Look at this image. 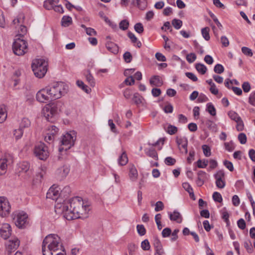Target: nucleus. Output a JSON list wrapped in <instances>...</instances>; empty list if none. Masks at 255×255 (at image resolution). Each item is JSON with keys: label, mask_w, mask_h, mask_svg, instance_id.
<instances>
[{"label": "nucleus", "mask_w": 255, "mask_h": 255, "mask_svg": "<svg viewBox=\"0 0 255 255\" xmlns=\"http://www.w3.org/2000/svg\"><path fill=\"white\" fill-rule=\"evenodd\" d=\"M127 77V78H126L124 81L125 84L129 86L133 85L134 84L133 77L132 76H128Z\"/></svg>", "instance_id": "57"}, {"label": "nucleus", "mask_w": 255, "mask_h": 255, "mask_svg": "<svg viewBox=\"0 0 255 255\" xmlns=\"http://www.w3.org/2000/svg\"><path fill=\"white\" fill-rule=\"evenodd\" d=\"M81 26L85 29L86 32L88 35L93 36L97 34V32L94 29L91 27H87L84 24H82Z\"/></svg>", "instance_id": "35"}, {"label": "nucleus", "mask_w": 255, "mask_h": 255, "mask_svg": "<svg viewBox=\"0 0 255 255\" xmlns=\"http://www.w3.org/2000/svg\"><path fill=\"white\" fill-rule=\"evenodd\" d=\"M19 244L20 241L16 237H11L5 243L6 251L8 254H10L18 248Z\"/></svg>", "instance_id": "10"}, {"label": "nucleus", "mask_w": 255, "mask_h": 255, "mask_svg": "<svg viewBox=\"0 0 255 255\" xmlns=\"http://www.w3.org/2000/svg\"><path fill=\"white\" fill-rule=\"evenodd\" d=\"M214 71L217 74H221L224 71V67L220 64H218L214 67Z\"/></svg>", "instance_id": "50"}, {"label": "nucleus", "mask_w": 255, "mask_h": 255, "mask_svg": "<svg viewBox=\"0 0 255 255\" xmlns=\"http://www.w3.org/2000/svg\"><path fill=\"white\" fill-rule=\"evenodd\" d=\"M222 218L225 220L226 222L229 221V214L226 208H224L221 211Z\"/></svg>", "instance_id": "45"}, {"label": "nucleus", "mask_w": 255, "mask_h": 255, "mask_svg": "<svg viewBox=\"0 0 255 255\" xmlns=\"http://www.w3.org/2000/svg\"><path fill=\"white\" fill-rule=\"evenodd\" d=\"M119 164L121 166L125 165L128 162V158L126 151H123L119 159Z\"/></svg>", "instance_id": "25"}, {"label": "nucleus", "mask_w": 255, "mask_h": 255, "mask_svg": "<svg viewBox=\"0 0 255 255\" xmlns=\"http://www.w3.org/2000/svg\"><path fill=\"white\" fill-rule=\"evenodd\" d=\"M136 228L138 233L140 236H143L144 235H145L146 231L145 228L143 225H138L136 227Z\"/></svg>", "instance_id": "59"}, {"label": "nucleus", "mask_w": 255, "mask_h": 255, "mask_svg": "<svg viewBox=\"0 0 255 255\" xmlns=\"http://www.w3.org/2000/svg\"><path fill=\"white\" fill-rule=\"evenodd\" d=\"M146 153L147 154L153 158H156L157 157V152L156 151L153 149H149L147 152H146Z\"/></svg>", "instance_id": "62"}, {"label": "nucleus", "mask_w": 255, "mask_h": 255, "mask_svg": "<svg viewBox=\"0 0 255 255\" xmlns=\"http://www.w3.org/2000/svg\"><path fill=\"white\" fill-rule=\"evenodd\" d=\"M124 59L127 63H129L132 60V56L130 52H126L124 53Z\"/></svg>", "instance_id": "61"}, {"label": "nucleus", "mask_w": 255, "mask_h": 255, "mask_svg": "<svg viewBox=\"0 0 255 255\" xmlns=\"http://www.w3.org/2000/svg\"><path fill=\"white\" fill-rule=\"evenodd\" d=\"M141 247L142 250L148 251L150 249V244L147 240H145L141 242Z\"/></svg>", "instance_id": "52"}, {"label": "nucleus", "mask_w": 255, "mask_h": 255, "mask_svg": "<svg viewBox=\"0 0 255 255\" xmlns=\"http://www.w3.org/2000/svg\"><path fill=\"white\" fill-rule=\"evenodd\" d=\"M77 85L80 88H81L84 91L87 93H89L91 91V89L89 88L88 86L85 85L82 81L77 80L76 82Z\"/></svg>", "instance_id": "29"}, {"label": "nucleus", "mask_w": 255, "mask_h": 255, "mask_svg": "<svg viewBox=\"0 0 255 255\" xmlns=\"http://www.w3.org/2000/svg\"><path fill=\"white\" fill-rule=\"evenodd\" d=\"M30 164L28 162H22L18 165V171L19 172L26 173L28 176H30L32 174V171L30 169Z\"/></svg>", "instance_id": "18"}, {"label": "nucleus", "mask_w": 255, "mask_h": 255, "mask_svg": "<svg viewBox=\"0 0 255 255\" xmlns=\"http://www.w3.org/2000/svg\"><path fill=\"white\" fill-rule=\"evenodd\" d=\"M153 246L155 250V255H164V251L163 249L162 244L160 240L157 238L154 240Z\"/></svg>", "instance_id": "19"}, {"label": "nucleus", "mask_w": 255, "mask_h": 255, "mask_svg": "<svg viewBox=\"0 0 255 255\" xmlns=\"http://www.w3.org/2000/svg\"><path fill=\"white\" fill-rule=\"evenodd\" d=\"M207 110L209 113L213 116H215L216 115V109L211 103L207 104Z\"/></svg>", "instance_id": "34"}, {"label": "nucleus", "mask_w": 255, "mask_h": 255, "mask_svg": "<svg viewBox=\"0 0 255 255\" xmlns=\"http://www.w3.org/2000/svg\"><path fill=\"white\" fill-rule=\"evenodd\" d=\"M169 218L170 220L176 221L178 223H180L182 221L181 215L179 212L176 211H174L173 213L169 214Z\"/></svg>", "instance_id": "23"}, {"label": "nucleus", "mask_w": 255, "mask_h": 255, "mask_svg": "<svg viewBox=\"0 0 255 255\" xmlns=\"http://www.w3.org/2000/svg\"><path fill=\"white\" fill-rule=\"evenodd\" d=\"M177 130L178 128L176 127L169 125L167 128L166 132L170 135H173L176 133Z\"/></svg>", "instance_id": "36"}, {"label": "nucleus", "mask_w": 255, "mask_h": 255, "mask_svg": "<svg viewBox=\"0 0 255 255\" xmlns=\"http://www.w3.org/2000/svg\"><path fill=\"white\" fill-rule=\"evenodd\" d=\"M27 218V215L25 213L19 212L14 216L13 221L17 227L22 228L26 224Z\"/></svg>", "instance_id": "8"}, {"label": "nucleus", "mask_w": 255, "mask_h": 255, "mask_svg": "<svg viewBox=\"0 0 255 255\" xmlns=\"http://www.w3.org/2000/svg\"><path fill=\"white\" fill-rule=\"evenodd\" d=\"M11 234L10 226L8 224H3L0 229V235L4 240L7 239Z\"/></svg>", "instance_id": "17"}, {"label": "nucleus", "mask_w": 255, "mask_h": 255, "mask_svg": "<svg viewBox=\"0 0 255 255\" xmlns=\"http://www.w3.org/2000/svg\"><path fill=\"white\" fill-rule=\"evenodd\" d=\"M172 24L176 29H179L182 25V21L180 19H174L172 21Z\"/></svg>", "instance_id": "41"}, {"label": "nucleus", "mask_w": 255, "mask_h": 255, "mask_svg": "<svg viewBox=\"0 0 255 255\" xmlns=\"http://www.w3.org/2000/svg\"><path fill=\"white\" fill-rule=\"evenodd\" d=\"M196 69L201 74H204L207 71L206 67L203 64L198 63L196 65Z\"/></svg>", "instance_id": "33"}, {"label": "nucleus", "mask_w": 255, "mask_h": 255, "mask_svg": "<svg viewBox=\"0 0 255 255\" xmlns=\"http://www.w3.org/2000/svg\"><path fill=\"white\" fill-rule=\"evenodd\" d=\"M49 134L54 135L58 132V128L55 126H51L48 129Z\"/></svg>", "instance_id": "54"}, {"label": "nucleus", "mask_w": 255, "mask_h": 255, "mask_svg": "<svg viewBox=\"0 0 255 255\" xmlns=\"http://www.w3.org/2000/svg\"><path fill=\"white\" fill-rule=\"evenodd\" d=\"M12 50L15 54L18 56L23 55L28 50L27 42L19 38H16L13 43Z\"/></svg>", "instance_id": "6"}, {"label": "nucleus", "mask_w": 255, "mask_h": 255, "mask_svg": "<svg viewBox=\"0 0 255 255\" xmlns=\"http://www.w3.org/2000/svg\"><path fill=\"white\" fill-rule=\"evenodd\" d=\"M242 51L245 55L247 56L251 57L253 55L252 50L247 47H243L242 48Z\"/></svg>", "instance_id": "53"}, {"label": "nucleus", "mask_w": 255, "mask_h": 255, "mask_svg": "<svg viewBox=\"0 0 255 255\" xmlns=\"http://www.w3.org/2000/svg\"><path fill=\"white\" fill-rule=\"evenodd\" d=\"M238 139L241 144H245L247 142V136L244 133L238 135Z\"/></svg>", "instance_id": "56"}, {"label": "nucleus", "mask_w": 255, "mask_h": 255, "mask_svg": "<svg viewBox=\"0 0 255 255\" xmlns=\"http://www.w3.org/2000/svg\"><path fill=\"white\" fill-rule=\"evenodd\" d=\"M86 78L89 84L91 86L94 87L95 85V79L89 71H88L87 74L86 75Z\"/></svg>", "instance_id": "32"}, {"label": "nucleus", "mask_w": 255, "mask_h": 255, "mask_svg": "<svg viewBox=\"0 0 255 255\" xmlns=\"http://www.w3.org/2000/svg\"><path fill=\"white\" fill-rule=\"evenodd\" d=\"M137 176L138 173L135 167L133 165H130L129 167V177L130 180L135 181Z\"/></svg>", "instance_id": "21"}, {"label": "nucleus", "mask_w": 255, "mask_h": 255, "mask_svg": "<svg viewBox=\"0 0 255 255\" xmlns=\"http://www.w3.org/2000/svg\"><path fill=\"white\" fill-rule=\"evenodd\" d=\"M59 251L65 253L60 238L56 234H50L47 236L42 243L43 255H47L49 254V253H59Z\"/></svg>", "instance_id": "2"}, {"label": "nucleus", "mask_w": 255, "mask_h": 255, "mask_svg": "<svg viewBox=\"0 0 255 255\" xmlns=\"http://www.w3.org/2000/svg\"><path fill=\"white\" fill-rule=\"evenodd\" d=\"M72 23V18L69 16L64 15L61 19V25L64 27H68Z\"/></svg>", "instance_id": "24"}, {"label": "nucleus", "mask_w": 255, "mask_h": 255, "mask_svg": "<svg viewBox=\"0 0 255 255\" xmlns=\"http://www.w3.org/2000/svg\"><path fill=\"white\" fill-rule=\"evenodd\" d=\"M47 62L43 59H36L33 60L31 68L36 77L41 78L44 76L47 71Z\"/></svg>", "instance_id": "4"}, {"label": "nucleus", "mask_w": 255, "mask_h": 255, "mask_svg": "<svg viewBox=\"0 0 255 255\" xmlns=\"http://www.w3.org/2000/svg\"><path fill=\"white\" fill-rule=\"evenodd\" d=\"M23 133V130L20 128H19L18 129H15L13 131V134L15 137L16 139H19L21 137Z\"/></svg>", "instance_id": "46"}, {"label": "nucleus", "mask_w": 255, "mask_h": 255, "mask_svg": "<svg viewBox=\"0 0 255 255\" xmlns=\"http://www.w3.org/2000/svg\"><path fill=\"white\" fill-rule=\"evenodd\" d=\"M176 142L180 151L185 154H187L188 140L187 138L177 136L176 137Z\"/></svg>", "instance_id": "15"}, {"label": "nucleus", "mask_w": 255, "mask_h": 255, "mask_svg": "<svg viewBox=\"0 0 255 255\" xmlns=\"http://www.w3.org/2000/svg\"><path fill=\"white\" fill-rule=\"evenodd\" d=\"M7 117L5 106L2 105L0 107V123H3Z\"/></svg>", "instance_id": "28"}, {"label": "nucleus", "mask_w": 255, "mask_h": 255, "mask_svg": "<svg viewBox=\"0 0 255 255\" xmlns=\"http://www.w3.org/2000/svg\"><path fill=\"white\" fill-rule=\"evenodd\" d=\"M196 55L194 53H190L186 55V60L190 63H193L196 59Z\"/></svg>", "instance_id": "48"}, {"label": "nucleus", "mask_w": 255, "mask_h": 255, "mask_svg": "<svg viewBox=\"0 0 255 255\" xmlns=\"http://www.w3.org/2000/svg\"><path fill=\"white\" fill-rule=\"evenodd\" d=\"M46 88L53 100L60 98L68 90L67 86L61 82L54 83Z\"/></svg>", "instance_id": "3"}, {"label": "nucleus", "mask_w": 255, "mask_h": 255, "mask_svg": "<svg viewBox=\"0 0 255 255\" xmlns=\"http://www.w3.org/2000/svg\"><path fill=\"white\" fill-rule=\"evenodd\" d=\"M10 206L8 201L3 197H0V215L5 217L9 214Z\"/></svg>", "instance_id": "12"}, {"label": "nucleus", "mask_w": 255, "mask_h": 255, "mask_svg": "<svg viewBox=\"0 0 255 255\" xmlns=\"http://www.w3.org/2000/svg\"><path fill=\"white\" fill-rule=\"evenodd\" d=\"M228 116L231 120L235 122L239 121L241 119V117L238 115V114L234 111H230L228 113Z\"/></svg>", "instance_id": "38"}, {"label": "nucleus", "mask_w": 255, "mask_h": 255, "mask_svg": "<svg viewBox=\"0 0 255 255\" xmlns=\"http://www.w3.org/2000/svg\"><path fill=\"white\" fill-rule=\"evenodd\" d=\"M182 186L183 188L189 193L190 196L191 198L194 196L193 189L192 188V187L188 183H183L182 184Z\"/></svg>", "instance_id": "31"}, {"label": "nucleus", "mask_w": 255, "mask_h": 255, "mask_svg": "<svg viewBox=\"0 0 255 255\" xmlns=\"http://www.w3.org/2000/svg\"><path fill=\"white\" fill-rule=\"evenodd\" d=\"M213 198L215 201L221 203L223 199L221 194L218 192H215L213 194Z\"/></svg>", "instance_id": "47"}, {"label": "nucleus", "mask_w": 255, "mask_h": 255, "mask_svg": "<svg viewBox=\"0 0 255 255\" xmlns=\"http://www.w3.org/2000/svg\"><path fill=\"white\" fill-rule=\"evenodd\" d=\"M57 113V107L50 105L45 106L42 109V114L44 117L47 121L51 122H52L51 119L56 115Z\"/></svg>", "instance_id": "9"}, {"label": "nucleus", "mask_w": 255, "mask_h": 255, "mask_svg": "<svg viewBox=\"0 0 255 255\" xmlns=\"http://www.w3.org/2000/svg\"><path fill=\"white\" fill-rule=\"evenodd\" d=\"M176 162L175 159L171 157H167L165 159V163L167 165H173Z\"/></svg>", "instance_id": "60"}, {"label": "nucleus", "mask_w": 255, "mask_h": 255, "mask_svg": "<svg viewBox=\"0 0 255 255\" xmlns=\"http://www.w3.org/2000/svg\"><path fill=\"white\" fill-rule=\"evenodd\" d=\"M210 28L208 27H205L201 29V33L204 38L208 41L210 39L209 34Z\"/></svg>", "instance_id": "30"}, {"label": "nucleus", "mask_w": 255, "mask_h": 255, "mask_svg": "<svg viewBox=\"0 0 255 255\" xmlns=\"http://www.w3.org/2000/svg\"><path fill=\"white\" fill-rule=\"evenodd\" d=\"M61 210L64 217L68 220L78 218H86L90 211L89 204L80 197H75L70 199L67 204H57L56 212Z\"/></svg>", "instance_id": "1"}, {"label": "nucleus", "mask_w": 255, "mask_h": 255, "mask_svg": "<svg viewBox=\"0 0 255 255\" xmlns=\"http://www.w3.org/2000/svg\"><path fill=\"white\" fill-rule=\"evenodd\" d=\"M106 46L107 49L111 52L116 54L118 53L119 47L115 43L111 41L107 42Z\"/></svg>", "instance_id": "22"}, {"label": "nucleus", "mask_w": 255, "mask_h": 255, "mask_svg": "<svg viewBox=\"0 0 255 255\" xmlns=\"http://www.w3.org/2000/svg\"><path fill=\"white\" fill-rule=\"evenodd\" d=\"M214 177L216 179V185L217 187L220 189H223L226 185L225 175L223 170L218 171L215 175Z\"/></svg>", "instance_id": "13"}, {"label": "nucleus", "mask_w": 255, "mask_h": 255, "mask_svg": "<svg viewBox=\"0 0 255 255\" xmlns=\"http://www.w3.org/2000/svg\"><path fill=\"white\" fill-rule=\"evenodd\" d=\"M208 164V161L207 160H202L201 159H199L197 161V165L198 167L201 168H205Z\"/></svg>", "instance_id": "44"}, {"label": "nucleus", "mask_w": 255, "mask_h": 255, "mask_svg": "<svg viewBox=\"0 0 255 255\" xmlns=\"http://www.w3.org/2000/svg\"><path fill=\"white\" fill-rule=\"evenodd\" d=\"M249 103L251 105L255 106V91L251 94L249 98Z\"/></svg>", "instance_id": "64"}, {"label": "nucleus", "mask_w": 255, "mask_h": 255, "mask_svg": "<svg viewBox=\"0 0 255 255\" xmlns=\"http://www.w3.org/2000/svg\"><path fill=\"white\" fill-rule=\"evenodd\" d=\"M76 133L74 131L63 135L61 140L62 145L59 148V151L61 152L70 149L74 145Z\"/></svg>", "instance_id": "5"}, {"label": "nucleus", "mask_w": 255, "mask_h": 255, "mask_svg": "<svg viewBox=\"0 0 255 255\" xmlns=\"http://www.w3.org/2000/svg\"><path fill=\"white\" fill-rule=\"evenodd\" d=\"M149 83L152 86L160 87L162 85L163 81L159 76L154 75L150 78Z\"/></svg>", "instance_id": "20"}, {"label": "nucleus", "mask_w": 255, "mask_h": 255, "mask_svg": "<svg viewBox=\"0 0 255 255\" xmlns=\"http://www.w3.org/2000/svg\"><path fill=\"white\" fill-rule=\"evenodd\" d=\"M244 247L248 253H251L253 252L252 244L250 240H247L244 243Z\"/></svg>", "instance_id": "49"}, {"label": "nucleus", "mask_w": 255, "mask_h": 255, "mask_svg": "<svg viewBox=\"0 0 255 255\" xmlns=\"http://www.w3.org/2000/svg\"><path fill=\"white\" fill-rule=\"evenodd\" d=\"M59 186L53 185L49 189L46 194V198L53 200H57L61 194Z\"/></svg>", "instance_id": "14"}, {"label": "nucleus", "mask_w": 255, "mask_h": 255, "mask_svg": "<svg viewBox=\"0 0 255 255\" xmlns=\"http://www.w3.org/2000/svg\"><path fill=\"white\" fill-rule=\"evenodd\" d=\"M7 160L6 158L0 159V169L2 172H0V175H3L6 171L7 167Z\"/></svg>", "instance_id": "26"}, {"label": "nucleus", "mask_w": 255, "mask_h": 255, "mask_svg": "<svg viewBox=\"0 0 255 255\" xmlns=\"http://www.w3.org/2000/svg\"><path fill=\"white\" fill-rule=\"evenodd\" d=\"M24 19V14L22 13L19 14L16 18L13 20L12 23L14 25L18 24L23 23Z\"/></svg>", "instance_id": "37"}, {"label": "nucleus", "mask_w": 255, "mask_h": 255, "mask_svg": "<svg viewBox=\"0 0 255 255\" xmlns=\"http://www.w3.org/2000/svg\"><path fill=\"white\" fill-rule=\"evenodd\" d=\"M236 122L237 123L236 128L237 130L242 131L244 129V125L241 118Z\"/></svg>", "instance_id": "58"}, {"label": "nucleus", "mask_w": 255, "mask_h": 255, "mask_svg": "<svg viewBox=\"0 0 255 255\" xmlns=\"http://www.w3.org/2000/svg\"><path fill=\"white\" fill-rule=\"evenodd\" d=\"M34 152L35 156L40 160H46L49 156L47 147L43 143L36 145Z\"/></svg>", "instance_id": "7"}, {"label": "nucleus", "mask_w": 255, "mask_h": 255, "mask_svg": "<svg viewBox=\"0 0 255 255\" xmlns=\"http://www.w3.org/2000/svg\"><path fill=\"white\" fill-rule=\"evenodd\" d=\"M36 98L38 102L41 103H46L53 100L46 87L40 90L37 93Z\"/></svg>", "instance_id": "11"}, {"label": "nucleus", "mask_w": 255, "mask_h": 255, "mask_svg": "<svg viewBox=\"0 0 255 255\" xmlns=\"http://www.w3.org/2000/svg\"><path fill=\"white\" fill-rule=\"evenodd\" d=\"M129 25V22L127 20H122L120 24H119V27L120 29L126 30L128 28Z\"/></svg>", "instance_id": "43"}, {"label": "nucleus", "mask_w": 255, "mask_h": 255, "mask_svg": "<svg viewBox=\"0 0 255 255\" xmlns=\"http://www.w3.org/2000/svg\"><path fill=\"white\" fill-rule=\"evenodd\" d=\"M171 234V230L169 228L164 229L162 231V236L163 238L169 237Z\"/></svg>", "instance_id": "63"}, {"label": "nucleus", "mask_w": 255, "mask_h": 255, "mask_svg": "<svg viewBox=\"0 0 255 255\" xmlns=\"http://www.w3.org/2000/svg\"><path fill=\"white\" fill-rule=\"evenodd\" d=\"M70 168L67 165H63L58 168L55 172V176L59 180H63L68 174Z\"/></svg>", "instance_id": "16"}, {"label": "nucleus", "mask_w": 255, "mask_h": 255, "mask_svg": "<svg viewBox=\"0 0 255 255\" xmlns=\"http://www.w3.org/2000/svg\"><path fill=\"white\" fill-rule=\"evenodd\" d=\"M134 28L135 31L139 34L143 32L144 28L141 23L138 22L134 25Z\"/></svg>", "instance_id": "42"}, {"label": "nucleus", "mask_w": 255, "mask_h": 255, "mask_svg": "<svg viewBox=\"0 0 255 255\" xmlns=\"http://www.w3.org/2000/svg\"><path fill=\"white\" fill-rule=\"evenodd\" d=\"M225 146L226 149L229 151H232L235 148V146L234 145V143L233 141H230L229 142H225Z\"/></svg>", "instance_id": "55"}, {"label": "nucleus", "mask_w": 255, "mask_h": 255, "mask_svg": "<svg viewBox=\"0 0 255 255\" xmlns=\"http://www.w3.org/2000/svg\"><path fill=\"white\" fill-rule=\"evenodd\" d=\"M43 6L47 10L52 9L54 5H53L51 0H46L43 3Z\"/></svg>", "instance_id": "51"}, {"label": "nucleus", "mask_w": 255, "mask_h": 255, "mask_svg": "<svg viewBox=\"0 0 255 255\" xmlns=\"http://www.w3.org/2000/svg\"><path fill=\"white\" fill-rule=\"evenodd\" d=\"M30 125L31 122L30 120L27 118H24L21 120L19 128L23 130L24 128L29 127Z\"/></svg>", "instance_id": "27"}, {"label": "nucleus", "mask_w": 255, "mask_h": 255, "mask_svg": "<svg viewBox=\"0 0 255 255\" xmlns=\"http://www.w3.org/2000/svg\"><path fill=\"white\" fill-rule=\"evenodd\" d=\"M202 148L203 149L204 154L205 156L209 157L211 155V148L208 145L206 144L203 145L202 146Z\"/></svg>", "instance_id": "39"}, {"label": "nucleus", "mask_w": 255, "mask_h": 255, "mask_svg": "<svg viewBox=\"0 0 255 255\" xmlns=\"http://www.w3.org/2000/svg\"><path fill=\"white\" fill-rule=\"evenodd\" d=\"M142 97L140 96L138 93L134 94L132 98L133 101L137 105L142 103Z\"/></svg>", "instance_id": "40"}]
</instances>
